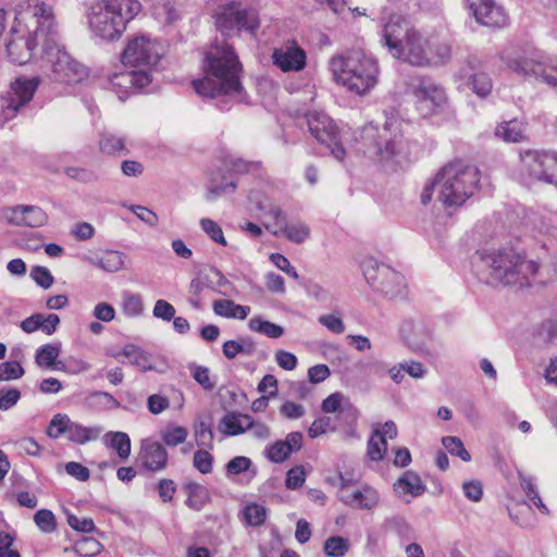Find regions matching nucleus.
<instances>
[{
  "label": "nucleus",
  "instance_id": "obj_1",
  "mask_svg": "<svg viewBox=\"0 0 557 557\" xmlns=\"http://www.w3.org/2000/svg\"><path fill=\"white\" fill-rule=\"evenodd\" d=\"M28 13L36 22L37 36H44L41 60L53 79L67 85L78 84L88 77V69L75 60L59 42L58 24L53 8L36 0L28 4Z\"/></svg>",
  "mask_w": 557,
  "mask_h": 557
},
{
  "label": "nucleus",
  "instance_id": "obj_2",
  "mask_svg": "<svg viewBox=\"0 0 557 557\" xmlns=\"http://www.w3.org/2000/svg\"><path fill=\"white\" fill-rule=\"evenodd\" d=\"M205 77L193 82L196 92L203 97L240 96L243 66L234 48L227 42L211 45L203 58Z\"/></svg>",
  "mask_w": 557,
  "mask_h": 557
},
{
  "label": "nucleus",
  "instance_id": "obj_3",
  "mask_svg": "<svg viewBox=\"0 0 557 557\" xmlns=\"http://www.w3.org/2000/svg\"><path fill=\"white\" fill-rule=\"evenodd\" d=\"M473 265L482 282L493 286H528L539 264L512 248L476 251Z\"/></svg>",
  "mask_w": 557,
  "mask_h": 557
},
{
  "label": "nucleus",
  "instance_id": "obj_4",
  "mask_svg": "<svg viewBox=\"0 0 557 557\" xmlns=\"http://www.w3.org/2000/svg\"><path fill=\"white\" fill-rule=\"evenodd\" d=\"M329 69L337 84L358 96L369 94L379 82L377 61L360 49L333 55Z\"/></svg>",
  "mask_w": 557,
  "mask_h": 557
},
{
  "label": "nucleus",
  "instance_id": "obj_5",
  "mask_svg": "<svg viewBox=\"0 0 557 557\" xmlns=\"http://www.w3.org/2000/svg\"><path fill=\"white\" fill-rule=\"evenodd\" d=\"M140 10L141 4L137 0H100L90 8L89 27L102 40L117 39Z\"/></svg>",
  "mask_w": 557,
  "mask_h": 557
},
{
  "label": "nucleus",
  "instance_id": "obj_6",
  "mask_svg": "<svg viewBox=\"0 0 557 557\" xmlns=\"http://www.w3.org/2000/svg\"><path fill=\"white\" fill-rule=\"evenodd\" d=\"M479 170L461 160L453 161L436 174L437 199L443 205L461 206L478 189Z\"/></svg>",
  "mask_w": 557,
  "mask_h": 557
},
{
  "label": "nucleus",
  "instance_id": "obj_7",
  "mask_svg": "<svg viewBox=\"0 0 557 557\" xmlns=\"http://www.w3.org/2000/svg\"><path fill=\"white\" fill-rule=\"evenodd\" d=\"M361 140L363 152L377 157L380 161L403 164L410 159V144L393 123H386L381 128L372 124L364 126Z\"/></svg>",
  "mask_w": 557,
  "mask_h": 557
},
{
  "label": "nucleus",
  "instance_id": "obj_8",
  "mask_svg": "<svg viewBox=\"0 0 557 557\" xmlns=\"http://www.w3.org/2000/svg\"><path fill=\"white\" fill-rule=\"evenodd\" d=\"M363 276L370 287L386 298L394 299L404 295L405 277L389 265L367 257L361 262Z\"/></svg>",
  "mask_w": 557,
  "mask_h": 557
},
{
  "label": "nucleus",
  "instance_id": "obj_9",
  "mask_svg": "<svg viewBox=\"0 0 557 557\" xmlns=\"http://www.w3.org/2000/svg\"><path fill=\"white\" fill-rule=\"evenodd\" d=\"M213 17L216 29L226 36L240 30L255 35L260 26L258 11L235 1L219 5Z\"/></svg>",
  "mask_w": 557,
  "mask_h": 557
},
{
  "label": "nucleus",
  "instance_id": "obj_10",
  "mask_svg": "<svg viewBox=\"0 0 557 557\" xmlns=\"http://www.w3.org/2000/svg\"><path fill=\"white\" fill-rule=\"evenodd\" d=\"M520 177L527 183L555 182L557 173V152L545 150H524L520 152Z\"/></svg>",
  "mask_w": 557,
  "mask_h": 557
},
{
  "label": "nucleus",
  "instance_id": "obj_11",
  "mask_svg": "<svg viewBox=\"0 0 557 557\" xmlns=\"http://www.w3.org/2000/svg\"><path fill=\"white\" fill-rule=\"evenodd\" d=\"M162 54L163 48L158 40L147 35H137L127 41L122 53V62L138 70H148L152 75V70Z\"/></svg>",
  "mask_w": 557,
  "mask_h": 557
},
{
  "label": "nucleus",
  "instance_id": "obj_12",
  "mask_svg": "<svg viewBox=\"0 0 557 557\" xmlns=\"http://www.w3.org/2000/svg\"><path fill=\"white\" fill-rule=\"evenodd\" d=\"M306 119L308 131L317 141L324 145L336 160L344 161L346 150L335 122L327 114L318 111L309 112Z\"/></svg>",
  "mask_w": 557,
  "mask_h": 557
},
{
  "label": "nucleus",
  "instance_id": "obj_13",
  "mask_svg": "<svg viewBox=\"0 0 557 557\" xmlns=\"http://www.w3.org/2000/svg\"><path fill=\"white\" fill-rule=\"evenodd\" d=\"M39 83V77L17 78L12 83L10 91L3 98V109L0 119L4 122L13 119L33 99Z\"/></svg>",
  "mask_w": 557,
  "mask_h": 557
},
{
  "label": "nucleus",
  "instance_id": "obj_14",
  "mask_svg": "<svg viewBox=\"0 0 557 557\" xmlns=\"http://www.w3.org/2000/svg\"><path fill=\"white\" fill-rule=\"evenodd\" d=\"M509 69L522 76H534L557 89V64L543 63L532 58H517L508 62Z\"/></svg>",
  "mask_w": 557,
  "mask_h": 557
},
{
  "label": "nucleus",
  "instance_id": "obj_15",
  "mask_svg": "<svg viewBox=\"0 0 557 557\" xmlns=\"http://www.w3.org/2000/svg\"><path fill=\"white\" fill-rule=\"evenodd\" d=\"M412 94L417 99V108L423 116L433 114L446 101L444 89L428 78H420L413 86Z\"/></svg>",
  "mask_w": 557,
  "mask_h": 557
},
{
  "label": "nucleus",
  "instance_id": "obj_16",
  "mask_svg": "<svg viewBox=\"0 0 557 557\" xmlns=\"http://www.w3.org/2000/svg\"><path fill=\"white\" fill-rule=\"evenodd\" d=\"M272 61L282 72H300L307 65V53L295 40H288L274 48Z\"/></svg>",
  "mask_w": 557,
  "mask_h": 557
},
{
  "label": "nucleus",
  "instance_id": "obj_17",
  "mask_svg": "<svg viewBox=\"0 0 557 557\" xmlns=\"http://www.w3.org/2000/svg\"><path fill=\"white\" fill-rule=\"evenodd\" d=\"M26 15H29L34 25L36 26L35 20L28 13V8L24 13H18L15 16V21L20 23L21 20H24ZM44 36H37L36 28L33 32V35L28 38H16L11 40L7 45V52L10 61L17 65L26 64L33 57V51L37 46L42 47Z\"/></svg>",
  "mask_w": 557,
  "mask_h": 557
},
{
  "label": "nucleus",
  "instance_id": "obj_18",
  "mask_svg": "<svg viewBox=\"0 0 557 557\" xmlns=\"http://www.w3.org/2000/svg\"><path fill=\"white\" fill-rule=\"evenodd\" d=\"M152 82L148 70H125L110 76V85L122 100L132 90H139Z\"/></svg>",
  "mask_w": 557,
  "mask_h": 557
},
{
  "label": "nucleus",
  "instance_id": "obj_19",
  "mask_svg": "<svg viewBox=\"0 0 557 557\" xmlns=\"http://www.w3.org/2000/svg\"><path fill=\"white\" fill-rule=\"evenodd\" d=\"M426 46L428 41L416 29H412L401 44L399 53L394 54V58L417 66L428 65L431 63V59Z\"/></svg>",
  "mask_w": 557,
  "mask_h": 557
},
{
  "label": "nucleus",
  "instance_id": "obj_20",
  "mask_svg": "<svg viewBox=\"0 0 557 557\" xmlns=\"http://www.w3.org/2000/svg\"><path fill=\"white\" fill-rule=\"evenodd\" d=\"M2 216L8 223L17 226L40 227L48 222V214L37 206H15L5 208Z\"/></svg>",
  "mask_w": 557,
  "mask_h": 557
},
{
  "label": "nucleus",
  "instance_id": "obj_21",
  "mask_svg": "<svg viewBox=\"0 0 557 557\" xmlns=\"http://www.w3.org/2000/svg\"><path fill=\"white\" fill-rule=\"evenodd\" d=\"M468 1L478 23L493 28H500L507 25L508 16L505 10L493 0Z\"/></svg>",
  "mask_w": 557,
  "mask_h": 557
},
{
  "label": "nucleus",
  "instance_id": "obj_22",
  "mask_svg": "<svg viewBox=\"0 0 557 557\" xmlns=\"http://www.w3.org/2000/svg\"><path fill=\"white\" fill-rule=\"evenodd\" d=\"M412 29L408 22L398 14H392L388 21L383 24L382 42L393 57L399 53L401 44Z\"/></svg>",
  "mask_w": 557,
  "mask_h": 557
},
{
  "label": "nucleus",
  "instance_id": "obj_23",
  "mask_svg": "<svg viewBox=\"0 0 557 557\" xmlns=\"http://www.w3.org/2000/svg\"><path fill=\"white\" fill-rule=\"evenodd\" d=\"M400 334L406 345L414 352L428 354L432 332L422 322L406 320L400 326Z\"/></svg>",
  "mask_w": 557,
  "mask_h": 557
},
{
  "label": "nucleus",
  "instance_id": "obj_24",
  "mask_svg": "<svg viewBox=\"0 0 557 557\" xmlns=\"http://www.w3.org/2000/svg\"><path fill=\"white\" fill-rule=\"evenodd\" d=\"M460 76L467 79L472 90L479 97H485L492 90V79L485 72L481 71V62L476 58H471L467 61L466 65L460 70Z\"/></svg>",
  "mask_w": 557,
  "mask_h": 557
},
{
  "label": "nucleus",
  "instance_id": "obj_25",
  "mask_svg": "<svg viewBox=\"0 0 557 557\" xmlns=\"http://www.w3.org/2000/svg\"><path fill=\"white\" fill-rule=\"evenodd\" d=\"M140 460L147 470L160 471L168 465V451L160 443L146 441L143 443Z\"/></svg>",
  "mask_w": 557,
  "mask_h": 557
},
{
  "label": "nucleus",
  "instance_id": "obj_26",
  "mask_svg": "<svg viewBox=\"0 0 557 557\" xmlns=\"http://www.w3.org/2000/svg\"><path fill=\"white\" fill-rule=\"evenodd\" d=\"M341 499L350 507L370 510L376 507L380 496L376 490L369 485H363L360 490L343 494Z\"/></svg>",
  "mask_w": 557,
  "mask_h": 557
},
{
  "label": "nucleus",
  "instance_id": "obj_27",
  "mask_svg": "<svg viewBox=\"0 0 557 557\" xmlns=\"http://www.w3.org/2000/svg\"><path fill=\"white\" fill-rule=\"evenodd\" d=\"M249 419V414L231 411L220 420L218 429L227 436H236L247 432L246 425Z\"/></svg>",
  "mask_w": 557,
  "mask_h": 557
},
{
  "label": "nucleus",
  "instance_id": "obj_28",
  "mask_svg": "<svg viewBox=\"0 0 557 557\" xmlns=\"http://www.w3.org/2000/svg\"><path fill=\"white\" fill-rule=\"evenodd\" d=\"M61 352V344H46L36 350L35 362L40 368L63 370L62 361H57Z\"/></svg>",
  "mask_w": 557,
  "mask_h": 557
},
{
  "label": "nucleus",
  "instance_id": "obj_29",
  "mask_svg": "<svg viewBox=\"0 0 557 557\" xmlns=\"http://www.w3.org/2000/svg\"><path fill=\"white\" fill-rule=\"evenodd\" d=\"M494 135L505 143H520L525 140V126L518 120H510L498 124Z\"/></svg>",
  "mask_w": 557,
  "mask_h": 557
},
{
  "label": "nucleus",
  "instance_id": "obj_30",
  "mask_svg": "<svg viewBox=\"0 0 557 557\" xmlns=\"http://www.w3.org/2000/svg\"><path fill=\"white\" fill-rule=\"evenodd\" d=\"M398 493L409 494L413 497L422 495L426 487L421 478L413 471H406L394 484Z\"/></svg>",
  "mask_w": 557,
  "mask_h": 557
},
{
  "label": "nucleus",
  "instance_id": "obj_31",
  "mask_svg": "<svg viewBox=\"0 0 557 557\" xmlns=\"http://www.w3.org/2000/svg\"><path fill=\"white\" fill-rule=\"evenodd\" d=\"M268 231H270L275 236L284 235L288 240L301 244L304 243L310 235V228L307 224L298 222L288 224L287 222L281 228H273L271 225H264Z\"/></svg>",
  "mask_w": 557,
  "mask_h": 557
},
{
  "label": "nucleus",
  "instance_id": "obj_32",
  "mask_svg": "<svg viewBox=\"0 0 557 557\" xmlns=\"http://www.w3.org/2000/svg\"><path fill=\"white\" fill-rule=\"evenodd\" d=\"M125 259V255L121 251L106 250L92 259L91 263L108 273H115L124 269Z\"/></svg>",
  "mask_w": 557,
  "mask_h": 557
},
{
  "label": "nucleus",
  "instance_id": "obj_33",
  "mask_svg": "<svg viewBox=\"0 0 557 557\" xmlns=\"http://www.w3.org/2000/svg\"><path fill=\"white\" fill-rule=\"evenodd\" d=\"M102 432L100 426L87 428L71 420L66 437L69 441L83 445L97 440Z\"/></svg>",
  "mask_w": 557,
  "mask_h": 557
},
{
  "label": "nucleus",
  "instance_id": "obj_34",
  "mask_svg": "<svg viewBox=\"0 0 557 557\" xmlns=\"http://www.w3.org/2000/svg\"><path fill=\"white\" fill-rule=\"evenodd\" d=\"M213 311L216 315L227 319L244 320L250 312L249 306L237 305L232 300L223 299L213 302Z\"/></svg>",
  "mask_w": 557,
  "mask_h": 557
},
{
  "label": "nucleus",
  "instance_id": "obj_35",
  "mask_svg": "<svg viewBox=\"0 0 557 557\" xmlns=\"http://www.w3.org/2000/svg\"><path fill=\"white\" fill-rule=\"evenodd\" d=\"M121 355L126 357L131 364L139 368L141 371L154 369L151 355L136 345H126L121 351Z\"/></svg>",
  "mask_w": 557,
  "mask_h": 557
},
{
  "label": "nucleus",
  "instance_id": "obj_36",
  "mask_svg": "<svg viewBox=\"0 0 557 557\" xmlns=\"http://www.w3.org/2000/svg\"><path fill=\"white\" fill-rule=\"evenodd\" d=\"M106 444L114 449L121 459L128 458L131 454V438L124 432H109L104 435Z\"/></svg>",
  "mask_w": 557,
  "mask_h": 557
},
{
  "label": "nucleus",
  "instance_id": "obj_37",
  "mask_svg": "<svg viewBox=\"0 0 557 557\" xmlns=\"http://www.w3.org/2000/svg\"><path fill=\"white\" fill-rule=\"evenodd\" d=\"M100 151L109 156L126 154L124 139L111 133H103L99 139Z\"/></svg>",
  "mask_w": 557,
  "mask_h": 557
},
{
  "label": "nucleus",
  "instance_id": "obj_38",
  "mask_svg": "<svg viewBox=\"0 0 557 557\" xmlns=\"http://www.w3.org/2000/svg\"><path fill=\"white\" fill-rule=\"evenodd\" d=\"M520 486L528 496V498L533 503V505L543 513L548 515L549 510L546 505L543 503L541 496L539 495L534 478L524 475L519 473Z\"/></svg>",
  "mask_w": 557,
  "mask_h": 557
},
{
  "label": "nucleus",
  "instance_id": "obj_39",
  "mask_svg": "<svg viewBox=\"0 0 557 557\" xmlns=\"http://www.w3.org/2000/svg\"><path fill=\"white\" fill-rule=\"evenodd\" d=\"M387 450V442L380 430H374L367 445V455L372 461L383 460Z\"/></svg>",
  "mask_w": 557,
  "mask_h": 557
},
{
  "label": "nucleus",
  "instance_id": "obj_40",
  "mask_svg": "<svg viewBox=\"0 0 557 557\" xmlns=\"http://www.w3.org/2000/svg\"><path fill=\"white\" fill-rule=\"evenodd\" d=\"M248 325L250 331L263 334L270 338H278L284 334V329L281 325L263 320L261 317L250 319Z\"/></svg>",
  "mask_w": 557,
  "mask_h": 557
},
{
  "label": "nucleus",
  "instance_id": "obj_41",
  "mask_svg": "<svg viewBox=\"0 0 557 557\" xmlns=\"http://www.w3.org/2000/svg\"><path fill=\"white\" fill-rule=\"evenodd\" d=\"M185 488L188 494L186 504L193 509L200 510L208 500V490L205 486L194 482L188 483Z\"/></svg>",
  "mask_w": 557,
  "mask_h": 557
},
{
  "label": "nucleus",
  "instance_id": "obj_42",
  "mask_svg": "<svg viewBox=\"0 0 557 557\" xmlns=\"http://www.w3.org/2000/svg\"><path fill=\"white\" fill-rule=\"evenodd\" d=\"M195 440L199 447L213 448L214 432L210 422L201 420L195 424Z\"/></svg>",
  "mask_w": 557,
  "mask_h": 557
},
{
  "label": "nucleus",
  "instance_id": "obj_43",
  "mask_svg": "<svg viewBox=\"0 0 557 557\" xmlns=\"http://www.w3.org/2000/svg\"><path fill=\"white\" fill-rule=\"evenodd\" d=\"M323 549L329 557H344L349 549V542L342 536H331L324 542Z\"/></svg>",
  "mask_w": 557,
  "mask_h": 557
},
{
  "label": "nucleus",
  "instance_id": "obj_44",
  "mask_svg": "<svg viewBox=\"0 0 557 557\" xmlns=\"http://www.w3.org/2000/svg\"><path fill=\"white\" fill-rule=\"evenodd\" d=\"M245 521L252 527L264 523L267 519V509L256 503L248 504L243 511Z\"/></svg>",
  "mask_w": 557,
  "mask_h": 557
},
{
  "label": "nucleus",
  "instance_id": "obj_45",
  "mask_svg": "<svg viewBox=\"0 0 557 557\" xmlns=\"http://www.w3.org/2000/svg\"><path fill=\"white\" fill-rule=\"evenodd\" d=\"M70 422L71 419L67 414L57 413L50 420L47 429V435L51 438H58L63 434H67Z\"/></svg>",
  "mask_w": 557,
  "mask_h": 557
},
{
  "label": "nucleus",
  "instance_id": "obj_46",
  "mask_svg": "<svg viewBox=\"0 0 557 557\" xmlns=\"http://www.w3.org/2000/svg\"><path fill=\"white\" fill-rule=\"evenodd\" d=\"M25 370L18 361L9 360L0 363V382L21 379Z\"/></svg>",
  "mask_w": 557,
  "mask_h": 557
},
{
  "label": "nucleus",
  "instance_id": "obj_47",
  "mask_svg": "<svg viewBox=\"0 0 557 557\" xmlns=\"http://www.w3.org/2000/svg\"><path fill=\"white\" fill-rule=\"evenodd\" d=\"M442 444L447 449L448 453L459 457L462 461L471 460V455L465 448L463 443L459 437L445 436L442 438Z\"/></svg>",
  "mask_w": 557,
  "mask_h": 557
},
{
  "label": "nucleus",
  "instance_id": "obj_48",
  "mask_svg": "<svg viewBox=\"0 0 557 557\" xmlns=\"http://www.w3.org/2000/svg\"><path fill=\"white\" fill-rule=\"evenodd\" d=\"M34 521L44 533H51L57 529V521L53 512L49 509H40L34 515Z\"/></svg>",
  "mask_w": 557,
  "mask_h": 557
},
{
  "label": "nucleus",
  "instance_id": "obj_49",
  "mask_svg": "<svg viewBox=\"0 0 557 557\" xmlns=\"http://www.w3.org/2000/svg\"><path fill=\"white\" fill-rule=\"evenodd\" d=\"M74 549L81 556L92 557L101 552L102 545L94 537H83L76 542Z\"/></svg>",
  "mask_w": 557,
  "mask_h": 557
},
{
  "label": "nucleus",
  "instance_id": "obj_50",
  "mask_svg": "<svg viewBox=\"0 0 557 557\" xmlns=\"http://www.w3.org/2000/svg\"><path fill=\"white\" fill-rule=\"evenodd\" d=\"M187 435L188 432L184 426H173L163 431L161 437L165 445L175 447L184 443Z\"/></svg>",
  "mask_w": 557,
  "mask_h": 557
},
{
  "label": "nucleus",
  "instance_id": "obj_51",
  "mask_svg": "<svg viewBox=\"0 0 557 557\" xmlns=\"http://www.w3.org/2000/svg\"><path fill=\"white\" fill-rule=\"evenodd\" d=\"M292 451L283 443V441H276L265 449V456L269 460L275 463H282L290 456Z\"/></svg>",
  "mask_w": 557,
  "mask_h": 557
},
{
  "label": "nucleus",
  "instance_id": "obj_52",
  "mask_svg": "<svg viewBox=\"0 0 557 557\" xmlns=\"http://www.w3.org/2000/svg\"><path fill=\"white\" fill-rule=\"evenodd\" d=\"M122 309L127 317H139L144 311L141 297L137 294H126Z\"/></svg>",
  "mask_w": 557,
  "mask_h": 557
},
{
  "label": "nucleus",
  "instance_id": "obj_53",
  "mask_svg": "<svg viewBox=\"0 0 557 557\" xmlns=\"http://www.w3.org/2000/svg\"><path fill=\"white\" fill-rule=\"evenodd\" d=\"M193 465L202 474L211 473L213 456L207 449H199L194 454Z\"/></svg>",
  "mask_w": 557,
  "mask_h": 557
},
{
  "label": "nucleus",
  "instance_id": "obj_54",
  "mask_svg": "<svg viewBox=\"0 0 557 557\" xmlns=\"http://www.w3.org/2000/svg\"><path fill=\"white\" fill-rule=\"evenodd\" d=\"M200 225L202 231L215 243L226 246V239L223 235L221 226L211 219H201Z\"/></svg>",
  "mask_w": 557,
  "mask_h": 557
},
{
  "label": "nucleus",
  "instance_id": "obj_55",
  "mask_svg": "<svg viewBox=\"0 0 557 557\" xmlns=\"http://www.w3.org/2000/svg\"><path fill=\"white\" fill-rule=\"evenodd\" d=\"M29 275L36 282V284L44 289L50 288L54 282L53 275L46 267H33Z\"/></svg>",
  "mask_w": 557,
  "mask_h": 557
},
{
  "label": "nucleus",
  "instance_id": "obj_56",
  "mask_svg": "<svg viewBox=\"0 0 557 557\" xmlns=\"http://www.w3.org/2000/svg\"><path fill=\"white\" fill-rule=\"evenodd\" d=\"M21 398V392L14 387L0 388V410L7 411L14 407Z\"/></svg>",
  "mask_w": 557,
  "mask_h": 557
},
{
  "label": "nucleus",
  "instance_id": "obj_57",
  "mask_svg": "<svg viewBox=\"0 0 557 557\" xmlns=\"http://www.w3.org/2000/svg\"><path fill=\"white\" fill-rule=\"evenodd\" d=\"M66 521L77 532L91 533L96 530V525L90 518H78L73 513L66 512Z\"/></svg>",
  "mask_w": 557,
  "mask_h": 557
},
{
  "label": "nucleus",
  "instance_id": "obj_58",
  "mask_svg": "<svg viewBox=\"0 0 557 557\" xmlns=\"http://www.w3.org/2000/svg\"><path fill=\"white\" fill-rule=\"evenodd\" d=\"M246 429L250 432L253 438L259 441H265L271 436L270 426L262 421L253 420L251 417L249 422H247Z\"/></svg>",
  "mask_w": 557,
  "mask_h": 557
},
{
  "label": "nucleus",
  "instance_id": "obj_59",
  "mask_svg": "<svg viewBox=\"0 0 557 557\" xmlns=\"http://www.w3.org/2000/svg\"><path fill=\"white\" fill-rule=\"evenodd\" d=\"M251 460L245 456H237L231 459L226 463V474L227 475H237L243 472H246L251 467Z\"/></svg>",
  "mask_w": 557,
  "mask_h": 557
},
{
  "label": "nucleus",
  "instance_id": "obj_60",
  "mask_svg": "<svg viewBox=\"0 0 557 557\" xmlns=\"http://www.w3.org/2000/svg\"><path fill=\"white\" fill-rule=\"evenodd\" d=\"M89 399L92 400L95 405L104 409H116L120 407V403L107 392H92L89 395Z\"/></svg>",
  "mask_w": 557,
  "mask_h": 557
},
{
  "label": "nucleus",
  "instance_id": "obj_61",
  "mask_svg": "<svg viewBox=\"0 0 557 557\" xmlns=\"http://www.w3.org/2000/svg\"><path fill=\"white\" fill-rule=\"evenodd\" d=\"M175 312V308L163 299L157 300L152 310L153 317L168 322L174 318Z\"/></svg>",
  "mask_w": 557,
  "mask_h": 557
},
{
  "label": "nucleus",
  "instance_id": "obj_62",
  "mask_svg": "<svg viewBox=\"0 0 557 557\" xmlns=\"http://www.w3.org/2000/svg\"><path fill=\"white\" fill-rule=\"evenodd\" d=\"M193 377L205 391L210 392L214 388V383L210 379V371L207 367L196 366L193 371Z\"/></svg>",
  "mask_w": 557,
  "mask_h": 557
},
{
  "label": "nucleus",
  "instance_id": "obj_63",
  "mask_svg": "<svg viewBox=\"0 0 557 557\" xmlns=\"http://www.w3.org/2000/svg\"><path fill=\"white\" fill-rule=\"evenodd\" d=\"M128 209L136 214L138 219H140L143 222L148 224L149 226H156L158 224V215L151 211L150 209L139 206V205H132L128 207Z\"/></svg>",
  "mask_w": 557,
  "mask_h": 557
},
{
  "label": "nucleus",
  "instance_id": "obj_64",
  "mask_svg": "<svg viewBox=\"0 0 557 557\" xmlns=\"http://www.w3.org/2000/svg\"><path fill=\"white\" fill-rule=\"evenodd\" d=\"M280 413L286 419L296 420L304 417L306 410L302 405L288 400L280 407Z\"/></svg>",
  "mask_w": 557,
  "mask_h": 557
}]
</instances>
